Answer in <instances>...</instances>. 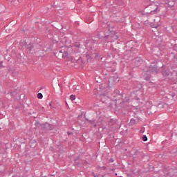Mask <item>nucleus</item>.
<instances>
[{"label":"nucleus","instance_id":"nucleus-1","mask_svg":"<svg viewBox=\"0 0 177 177\" xmlns=\"http://www.w3.org/2000/svg\"><path fill=\"white\" fill-rule=\"evenodd\" d=\"M55 55L57 56V57H58V59H63V57L67 56V52L60 50L59 51L55 53Z\"/></svg>","mask_w":177,"mask_h":177},{"label":"nucleus","instance_id":"nucleus-2","mask_svg":"<svg viewBox=\"0 0 177 177\" xmlns=\"http://www.w3.org/2000/svg\"><path fill=\"white\" fill-rule=\"evenodd\" d=\"M162 74L163 77H169V75H172V73L168 67H164Z\"/></svg>","mask_w":177,"mask_h":177},{"label":"nucleus","instance_id":"nucleus-3","mask_svg":"<svg viewBox=\"0 0 177 177\" xmlns=\"http://www.w3.org/2000/svg\"><path fill=\"white\" fill-rule=\"evenodd\" d=\"M24 46L25 48H26V49H29L30 50H32L34 48V45H32V43H29L28 44H27V41L24 42Z\"/></svg>","mask_w":177,"mask_h":177},{"label":"nucleus","instance_id":"nucleus-4","mask_svg":"<svg viewBox=\"0 0 177 177\" xmlns=\"http://www.w3.org/2000/svg\"><path fill=\"white\" fill-rule=\"evenodd\" d=\"M151 71H152V73H158V68L156 66H152L151 68Z\"/></svg>","mask_w":177,"mask_h":177},{"label":"nucleus","instance_id":"nucleus-5","mask_svg":"<svg viewBox=\"0 0 177 177\" xmlns=\"http://www.w3.org/2000/svg\"><path fill=\"white\" fill-rule=\"evenodd\" d=\"M144 78H145V80H146L147 81H149V80H150V78H151V76H150V75L145 74V75H144Z\"/></svg>","mask_w":177,"mask_h":177},{"label":"nucleus","instance_id":"nucleus-6","mask_svg":"<svg viewBox=\"0 0 177 177\" xmlns=\"http://www.w3.org/2000/svg\"><path fill=\"white\" fill-rule=\"evenodd\" d=\"M135 124H136V120L135 119H131L130 124L131 125H135Z\"/></svg>","mask_w":177,"mask_h":177},{"label":"nucleus","instance_id":"nucleus-7","mask_svg":"<svg viewBox=\"0 0 177 177\" xmlns=\"http://www.w3.org/2000/svg\"><path fill=\"white\" fill-rule=\"evenodd\" d=\"M37 97H38V99H42V97H44V95H42V93H39L37 94Z\"/></svg>","mask_w":177,"mask_h":177},{"label":"nucleus","instance_id":"nucleus-8","mask_svg":"<svg viewBox=\"0 0 177 177\" xmlns=\"http://www.w3.org/2000/svg\"><path fill=\"white\" fill-rule=\"evenodd\" d=\"M159 9H158V6H156V9L153 10V11H151V12H153L154 13H157V12H159Z\"/></svg>","mask_w":177,"mask_h":177},{"label":"nucleus","instance_id":"nucleus-9","mask_svg":"<svg viewBox=\"0 0 177 177\" xmlns=\"http://www.w3.org/2000/svg\"><path fill=\"white\" fill-rule=\"evenodd\" d=\"M70 99H71V100H75V95H71V96H70Z\"/></svg>","mask_w":177,"mask_h":177},{"label":"nucleus","instance_id":"nucleus-10","mask_svg":"<svg viewBox=\"0 0 177 177\" xmlns=\"http://www.w3.org/2000/svg\"><path fill=\"white\" fill-rule=\"evenodd\" d=\"M142 140H143L144 142H147V136H142Z\"/></svg>","mask_w":177,"mask_h":177},{"label":"nucleus","instance_id":"nucleus-11","mask_svg":"<svg viewBox=\"0 0 177 177\" xmlns=\"http://www.w3.org/2000/svg\"><path fill=\"white\" fill-rule=\"evenodd\" d=\"M91 175H92L93 177H100L99 175L95 174V172H92V173H91Z\"/></svg>","mask_w":177,"mask_h":177},{"label":"nucleus","instance_id":"nucleus-12","mask_svg":"<svg viewBox=\"0 0 177 177\" xmlns=\"http://www.w3.org/2000/svg\"><path fill=\"white\" fill-rule=\"evenodd\" d=\"M114 39H118V36L117 35H113V40H114Z\"/></svg>","mask_w":177,"mask_h":177},{"label":"nucleus","instance_id":"nucleus-13","mask_svg":"<svg viewBox=\"0 0 177 177\" xmlns=\"http://www.w3.org/2000/svg\"><path fill=\"white\" fill-rule=\"evenodd\" d=\"M88 122H90V124H95V120H88Z\"/></svg>","mask_w":177,"mask_h":177},{"label":"nucleus","instance_id":"nucleus-14","mask_svg":"<svg viewBox=\"0 0 177 177\" xmlns=\"http://www.w3.org/2000/svg\"><path fill=\"white\" fill-rule=\"evenodd\" d=\"M135 154H136V155L139 154V151L136 150V151H135Z\"/></svg>","mask_w":177,"mask_h":177},{"label":"nucleus","instance_id":"nucleus-15","mask_svg":"<svg viewBox=\"0 0 177 177\" xmlns=\"http://www.w3.org/2000/svg\"><path fill=\"white\" fill-rule=\"evenodd\" d=\"M166 3H169V0H165Z\"/></svg>","mask_w":177,"mask_h":177},{"label":"nucleus","instance_id":"nucleus-16","mask_svg":"<svg viewBox=\"0 0 177 177\" xmlns=\"http://www.w3.org/2000/svg\"><path fill=\"white\" fill-rule=\"evenodd\" d=\"M102 169H106V167H104V166L102 167Z\"/></svg>","mask_w":177,"mask_h":177},{"label":"nucleus","instance_id":"nucleus-17","mask_svg":"<svg viewBox=\"0 0 177 177\" xmlns=\"http://www.w3.org/2000/svg\"><path fill=\"white\" fill-rule=\"evenodd\" d=\"M10 2H15V1H16V0H10Z\"/></svg>","mask_w":177,"mask_h":177},{"label":"nucleus","instance_id":"nucleus-18","mask_svg":"<svg viewBox=\"0 0 177 177\" xmlns=\"http://www.w3.org/2000/svg\"><path fill=\"white\" fill-rule=\"evenodd\" d=\"M136 99L137 100H139V98H138V97H136Z\"/></svg>","mask_w":177,"mask_h":177},{"label":"nucleus","instance_id":"nucleus-19","mask_svg":"<svg viewBox=\"0 0 177 177\" xmlns=\"http://www.w3.org/2000/svg\"><path fill=\"white\" fill-rule=\"evenodd\" d=\"M94 127H96V124H94Z\"/></svg>","mask_w":177,"mask_h":177},{"label":"nucleus","instance_id":"nucleus-20","mask_svg":"<svg viewBox=\"0 0 177 177\" xmlns=\"http://www.w3.org/2000/svg\"><path fill=\"white\" fill-rule=\"evenodd\" d=\"M102 177H104V176H102Z\"/></svg>","mask_w":177,"mask_h":177}]
</instances>
